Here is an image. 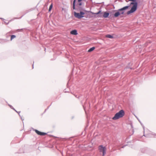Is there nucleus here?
Wrapping results in <instances>:
<instances>
[{"mask_svg": "<svg viewBox=\"0 0 156 156\" xmlns=\"http://www.w3.org/2000/svg\"><path fill=\"white\" fill-rule=\"evenodd\" d=\"M131 127L132 128V131L133 132V133H134V130H133V125L132 124H131Z\"/></svg>", "mask_w": 156, "mask_h": 156, "instance_id": "nucleus-16", "label": "nucleus"}, {"mask_svg": "<svg viewBox=\"0 0 156 156\" xmlns=\"http://www.w3.org/2000/svg\"><path fill=\"white\" fill-rule=\"evenodd\" d=\"M117 12H116L115 13V14H114V16H115V17H117Z\"/></svg>", "mask_w": 156, "mask_h": 156, "instance_id": "nucleus-17", "label": "nucleus"}, {"mask_svg": "<svg viewBox=\"0 0 156 156\" xmlns=\"http://www.w3.org/2000/svg\"><path fill=\"white\" fill-rule=\"evenodd\" d=\"M15 111H16V112H17V113L19 114V116H20V112H17V111L16 110H15Z\"/></svg>", "mask_w": 156, "mask_h": 156, "instance_id": "nucleus-18", "label": "nucleus"}, {"mask_svg": "<svg viewBox=\"0 0 156 156\" xmlns=\"http://www.w3.org/2000/svg\"><path fill=\"white\" fill-rule=\"evenodd\" d=\"M32 67H33V68H34V64L32 65Z\"/></svg>", "mask_w": 156, "mask_h": 156, "instance_id": "nucleus-23", "label": "nucleus"}, {"mask_svg": "<svg viewBox=\"0 0 156 156\" xmlns=\"http://www.w3.org/2000/svg\"><path fill=\"white\" fill-rule=\"evenodd\" d=\"M95 47H93L91 48H90V49H89L88 51V52H91L93 50H94V49H95Z\"/></svg>", "mask_w": 156, "mask_h": 156, "instance_id": "nucleus-10", "label": "nucleus"}, {"mask_svg": "<svg viewBox=\"0 0 156 156\" xmlns=\"http://www.w3.org/2000/svg\"><path fill=\"white\" fill-rule=\"evenodd\" d=\"M130 68V69H132V68Z\"/></svg>", "mask_w": 156, "mask_h": 156, "instance_id": "nucleus-25", "label": "nucleus"}, {"mask_svg": "<svg viewBox=\"0 0 156 156\" xmlns=\"http://www.w3.org/2000/svg\"><path fill=\"white\" fill-rule=\"evenodd\" d=\"M35 131L37 134L40 135L44 136L47 134L46 133L41 132L37 129H35Z\"/></svg>", "mask_w": 156, "mask_h": 156, "instance_id": "nucleus-6", "label": "nucleus"}, {"mask_svg": "<svg viewBox=\"0 0 156 156\" xmlns=\"http://www.w3.org/2000/svg\"><path fill=\"white\" fill-rule=\"evenodd\" d=\"M12 109H13L15 111L16 110L13 108H12Z\"/></svg>", "mask_w": 156, "mask_h": 156, "instance_id": "nucleus-22", "label": "nucleus"}, {"mask_svg": "<svg viewBox=\"0 0 156 156\" xmlns=\"http://www.w3.org/2000/svg\"><path fill=\"white\" fill-rule=\"evenodd\" d=\"M9 105V106L12 109V108H13V107H12V106H11V105Z\"/></svg>", "mask_w": 156, "mask_h": 156, "instance_id": "nucleus-20", "label": "nucleus"}, {"mask_svg": "<svg viewBox=\"0 0 156 156\" xmlns=\"http://www.w3.org/2000/svg\"><path fill=\"white\" fill-rule=\"evenodd\" d=\"M16 37V36L15 35H12L11 36V40H12V39Z\"/></svg>", "mask_w": 156, "mask_h": 156, "instance_id": "nucleus-14", "label": "nucleus"}, {"mask_svg": "<svg viewBox=\"0 0 156 156\" xmlns=\"http://www.w3.org/2000/svg\"><path fill=\"white\" fill-rule=\"evenodd\" d=\"M98 149L100 152H102L103 153V156H104L106 154V148L105 147H103V145H101L98 147Z\"/></svg>", "mask_w": 156, "mask_h": 156, "instance_id": "nucleus-3", "label": "nucleus"}, {"mask_svg": "<svg viewBox=\"0 0 156 156\" xmlns=\"http://www.w3.org/2000/svg\"><path fill=\"white\" fill-rule=\"evenodd\" d=\"M79 2L80 3H79V5H80H80H82V3L81 2Z\"/></svg>", "mask_w": 156, "mask_h": 156, "instance_id": "nucleus-19", "label": "nucleus"}, {"mask_svg": "<svg viewBox=\"0 0 156 156\" xmlns=\"http://www.w3.org/2000/svg\"><path fill=\"white\" fill-rule=\"evenodd\" d=\"M129 1H132V2H131L130 4V5H133V6L132 7L130 10L128 11L127 12V14L128 15H129V14L133 13L134 12H135L137 9V6L138 5V3L136 1V0H129Z\"/></svg>", "mask_w": 156, "mask_h": 156, "instance_id": "nucleus-1", "label": "nucleus"}, {"mask_svg": "<svg viewBox=\"0 0 156 156\" xmlns=\"http://www.w3.org/2000/svg\"><path fill=\"white\" fill-rule=\"evenodd\" d=\"M125 146H122V148H123Z\"/></svg>", "mask_w": 156, "mask_h": 156, "instance_id": "nucleus-24", "label": "nucleus"}, {"mask_svg": "<svg viewBox=\"0 0 156 156\" xmlns=\"http://www.w3.org/2000/svg\"><path fill=\"white\" fill-rule=\"evenodd\" d=\"M76 2V0H74V1H73V9H75V5Z\"/></svg>", "mask_w": 156, "mask_h": 156, "instance_id": "nucleus-12", "label": "nucleus"}, {"mask_svg": "<svg viewBox=\"0 0 156 156\" xmlns=\"http://www.w3.org/2000/svg\"><path fill=\"white\" fill-rule=\"evenodd\" d=\"M112 119L114 120H116L117 119V113L115 114V116L113 117Z\"/></svg>", "mask_w": 156, "mask_h": 156, "instance_id": "nucleus-13", "label": "nucleus"}, {"mask_svg": "<svg viewBox=\"0 0 156 156\" xmlns=\"http://www.w3.org/2000/svg\"><path fill=\"white\" fill-rule=\"evenodd\" d=\"M106 37L110 38H113V37L112 35L110 34H107L106 35Z\"/></svg>", "mask_w": 156, "mask_h": 156, "instance_id": "nucleus-11", "label": "nucleus"}, {"mask_svg": "<svg viewBox=\"0 0 156 156\" xmlns=\"http://www.w3.org/2000/svg\"><path fill=\"white\" fill-rule=\"evenodd\" d=\"M70 34L74 35H76L78 34L77 31L76 30H73L71 31L70 32Z\"/></svg>", "mask_w": 156, "mask_h": 156, "instance_id": "nucleus-7", "label": "nucleus"}, {"mask_svg": "<svg viewBox=\"0 0 156 156\" xmlns=\"http://www.w3.org/2000/svg\"><path fill=\"white\" fill-rule=\"evenodd\" d=\"M125 115V112L123 110H121L118 112V119L122 118Z\"/></svg>", "mask_w": 156, "mask_h": 156, "instance_id": "nucleus-5", "label": "nucleus"}, {"mask_svg": "<svg viewBox=\"0 0 156 156\" xmlns=\"http://www.w3.org/2000/svg\"><path fill=\"white\" fill-rule=\"evenodd\" d=\"M82 0H78V2H80Z\"/></svg>", "mask_w": 156, "mask_h": 156, "instance_id": "nucleus-21", "label": "nucleus"}, {"mask_svg": "<svg viewBox=\"0 0 156 156\" xmlns=\"http://www.w3.org/2000/svg\"><path fill=\"white\" fill-rule=\"evenodd\" d=\"M121 9L118 10V16L120 14H123L124 13V11L123 10L121 11Z\"/></svg>", "mask_w": 156, "mask_h": 156, "instance_id": "nucleus-8", "label": "nucleus"}, {"mask_svg": "<svg viewBox=\"0 0 156 156\" xmlns=\"http://www.w3.org/2000/svg\"><path fill=\"white\" fill-rule=\"evenodd\" d=\"M131 5H129L126 6L125 7H123V8L121 9V11L123 10L124 12V11L126 9H127L129 8V7Z\"/></svg>", "mask_w": 156, "mask_h": 156, "instance_id": "nucleus-9", "label": "nucleus"}, {"mask_svg": "<svg viewBox=\"0 0 156 156\" xmlns=\"http://www.w3.org/2000/svg\"><path fill=\"white\" fill-rule=\"evenodd\" d=\"M85 13L82 12H80V13H77L76 12H74L75 17L78 19H81L84 16L83 15Z\"/></svg>", "mask_w": 156, "mask_h": 156, "instance_id": "nucleus-4", "label": "nucleus"}, {"mask_svg": "<svg viewBox=\"0 0 156 156\" xmlns=\"http://www.w3.org/2000/svg\"><path fill=\"white\" fill-rule=\"evenodd\" d=\"M52 6H53L52 4L50 6V7H49V10H48L49 11H50L51 10V9H52Z\"/></svg>", "mask_w": 156, "mask_h": 156, "instance_id": "nucleus-15", "label": "nucleus"}, {"mask_svg": "<svg viewBox=\"0 0 156 156\" xmlns=\"http://www.w3.org/2000/svg\"><path fill=\"white\" fill-rule=\"evenodd\" d=\"M93 14L96 15H98V16L100 17H101L103 16V17L105 18L108 17L109 15V13L106 12H105L103 15V13L101 12V11L100 10L97 12L94 13Z\"/></svg>", "mask_w": 156, "mask_h": 156, "instance_id": "nucleus-2", "label": "nucleus"}]
</instances>
